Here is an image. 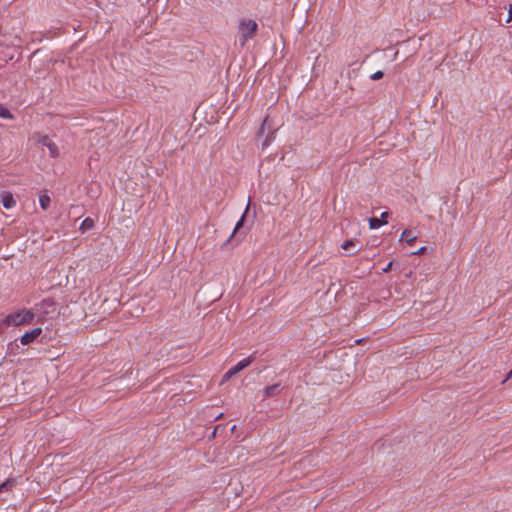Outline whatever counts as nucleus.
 <instances>
[{
  "mask_svg": "<svg viewBox=\"0 0 512 512\" xmlns=\"http://www.w3.org/2000/svg\"><path fill=\"white\" fill-rule=\"evenodd\" d=\"M258 25L254 20L251 19H241L239 23V30L241 32L242 45L246 43V41L252 38L256 31Z\"/></svg>",
  "mask_w": 512,
  "mask_h": 512,
  "instance_id": "obj_4",
  "label": "nucleus"
},
{
  "mask_svg": "<svg viewBox=\"0 0 512 512\" xmlns=\"http://www.w3.org/2000/svg\"><path fill=\"white\" fill-rule=\"evenodd\" d=\"M416 239L417 236L410 229H405L401 235V240L406 241L408 244H412Z\"/></svg>",
  "mask_w": 512,
  "mask_h": 512,
  "instance_id": "obj_12",
  "label": "nucleus"
},
{
  "mask_svg": "<svg viewBox=\"0 0 512 512\" xmlns=\"http://www.w3.org/2000/svg\"><path fill=\"white\" fill-rule=\"evenodd\" d=\"M249 210V204L247 205L243 215L238 220V222L235 225V228L230 235V237L227 239L225 243L222 245V249H224L227 245L231 244L232 246H236L240 243L242 238L246 235V232H240L241 228L244 226L245 218Z\"/></svg>",
  "mask_w": 512,
  "mask_h": 512,
  "instance_id": "obj_3",
  "label": "nucleus"
},
{
  "mask_svg": "<svg viewBox=\"0 0 512 512\" xmlns=\"http://www.w3.org/2000/svg\"><path fill=\"white\" fill-rule=\"evenodd\" d=\"M20 341L19 339H15L14 341H11L7 345V354L9 355H17L20 353Z\"/></svg>",
  "mask_w": 512,
  "mask_h": 512,
  "instance_id": "obj_11",
  "label": "nucleus"
},
{
  "mask_svg": "<svg viewBox=\"0 0 512 512\" xmlns=\"http://www.w3.org/2000/svg\"><path fill=\"white\" fill-rule=\"evenodd\" d=\"M511 21H512V5H510V7H509L508 18L506 19L507 23H510Z\"/></svg>",
  "mask_w": 512,
  "mask_h": 512,
  "instance_id": "obj_23",
  "label": "nucleus"
},
{
  "mask_svg": "<svg viewBox=\"0 0 512 512\" xmlns=\"http://www.w3.org/2000/svg\"><path fill=\"white\" fill-rule=\"evenodd\" d=\"M282 389H283V387L281 386L280 383H276V384L267 386L264 389L263 397H264V399H266V398H271V397L277 396L281 392Z\"/></svg>",
  "mask_w": 512,
  "mask_h": 512,
  "instance_id": "obj_8",
  "label": "nucleus"
},
{
  "mask_svg": "<svg viewBox=\"0 0 512 512\" xmlns=\"http://www.w3.org/2000/svg\"><path fill=\"white\" fill-rule=\"evenodd\" d=\"M266 123H267V118L264 119V121H263V123H262V125H261V127L259 129V132H258L259 136L263 135Z\"/></svg>",
  "mask_w": 512,
  "mask_h": 512,
  "instance_id": "obj_21",
  "label": "nucleus"
},
{
  "mask_svg": "<svg viewBox=\"0 0 512 512\" xmlns=\"http://www.w3.org/2000/svg\"><path fill=\"white\" fill-rule=\"evenodd\" d=\"M39 143H41L42 145L44 146H47L49 151H50V155L52 157H57L58 156V147L55 143H53L51 141V139L49 138V136L47 135H44L42 136L40 139H39Z\"/></svg>",
  "mask_w": 512,
  "mask_h": 512,
  "instance_id": "obj_7",
  "label": "nucleus"
},
{
  "mask_svg": "<svg viewBox=\"0 0 512 512\" xmlns=\"http://www.w3.org/2000/svg\"><path fill=\"white\" fill-rule=\"evenodd\" d=\"M254 359H255V357H253V355H250L249 357L241 360L235 366L232 367L233 371L236 374H238L240 371H242L243 369L248 367L254 361Z\"/></svg>",
  "mask_w": 512,
  "mask_h": 512,
  "instance_id": "obj_10",
  "label": "nucleus"
},
{
  "mask_svg": "<svg viewBox=\"0 0 512 512\" xmlns=\"http://www.w3.org/2000/svg\"><path fill=\"white\" fill-rule=\"evenodd\" d=\"M42 332H43V330L41 327H36L30 331L25 332L19 338L20 344L21 345H29V344L33 343L35 340H37L41 336Z\"/></svg>",
  "mask_w": 512,
  "mask_h": 512,
  "instance_id": "obj_5",
  "label": "nucleus"
},
{
  "mask_svg": "<svg viewBox=\"0 0 512 512\" xmlns=\"http://www.w3.org/2000/svg\"><path fill=\"white\" fill-rule=\"evenodd\" d=\"M512 377V369L509 371L508 375H507V378L506 379H509Z\"/></svg>",
  "mask_w": 512,
  "mask_h": 512,
  "instance_id": "obj_26",
  "label": "nucleus"
},
{
  "mask_svg": "<svg viewBox=\"0 0 512 512\" xmlns=\"http://www.w3.org/2000/svg\"><path fill=\"white\" fill-rule=\"evenodd\" d=\"M1 202L6 209H11L16 204L12 193L6 191L1 194Z\"/></svg>",
  "mask_w": 512,
  "mask_h": 512,
  "instance_id": "obj_9",
  "label": "nucleus"
},
{
  "mask_svg": "<svg viewBox=\"0 0 512 512\" xmlns=\"http://www.w3.org/2000/svg\"><path fill=\"white\" fill-rule=\"evenodd\" d=\"M16 485V479L8 478L0 485V493L3 491H11L12 488Z\"/></svg>",
  "mask_w": 512,
  "mask_h": 512,
  "instance_id": "obj_13",
  "label": "nucleus"
},
{
  "mask_svg": "<svg viewBox=\"0 0 512 512\" xmlns=\"http://www.w3.org/2000/svg\"><path fill=\"white\" fill-rule=\"evenodd\" d=\"M356 245V241L354 239H349V240H346L343 242V244L341 245V248L343 250H350L351 248L355 247Z\"/></svg>",
  "mask_w": 512,
  "mask_h": 512,
  "instance_id": "obj_18",
  "label": "nucleus"
},
{
  "mask_svg": "<svg viewBox=\"0 0 512 512\" xmlns=\"http://www.w3.org/2000/svg\"><path fill=\"white\" fill-rule=\"evenodd\" d=\"M383 76H384L383 71H376L374 74L371 75V79L372 80H380L381 78H383Z\"/></svg>",
  "mask_w": 512,
  "mask_h": 512,
  "instance_id": "obj_19",
  "label": "nucleus"
},
{
  "mask_svg": "<svg viewBox=\"0 0 512 512\" xmlns=\"http://www.w3.org/2000/svg\"><path fill=\"white\" fill-rule=\"evenodd\" d=\"M236 373L233 371L232 368H230L223 376V380H228L230 379L231 377L235 376Z\"/></svg>",
  "mask_w": 512,
  "mask_h": 512,
  "instance_id": "obj_20",
  "label": "nucleus"
},
{
  "mask_svg": "<svg viewBox=\"0 0 512 512\" xmlns=\"http://www.w3.org/2000/svg\"><path fill=\"white\" fill-rule=\"evenodd\" d=\"M392 266H393V262H392V261H390V262L386 265V267L382 269V271H383L384 273H387V272H389V271L392 269Z\"/></svg>",
  "mask_w": 512,
  "mask_h": 512,
  "instance_id": "obj_22",
  "label": "nucleus"
},
{
  "mask_svg": "<svg viewBox=\"0 0 512 512\" xmlns=\"http://www.w3.org/2000/svg\"><path fill=\"white\" fill-rule=\"evenodd\" d=\"M218 428H219V426H216V427H215V429H214V431H213V433H212V436H213V437H215V434H216V432H217Z\"/></svg>",
  "mask_w": 512,
  "mask_h": 512,
  "instance_id": "obj_25",
  "label": "nucleus"
},
{
  "mask_svg": "<svg viewBox=\"0 0 512 512\" xmlns=\"http://www.w3.org/2000/svg\"><path fill=\"white\" fill-rule=\"evenodd\" d=\"M425 250H426V247H422L417 252H415L414 254H417V255L423 254L425 252Z\"/></svg>",
  "mask_w": 512,
  "mask_h": 512,
  "instance_id": "obj_24",
  "label": "nucleus"
},
{
  "mask_svg": "<svg viewBox=\"0 0 512 512\" xmlns=\"http://www.w3.org/2000/svg\"><path fill=\"white\" fill-rule=\"evenodd\" d=\"M36 314L33 309H21L8 314L2 321L5 326H23L33 323Z\"/></svg>",
  "mask_w": 512,
  "mask_h": 512,
  "instance_id": "obj_1",
  "label": "nucleus"
},
{
  "mask_svg": "<svg viewBox=\"0 0 512 512\" xmlns=\"http://www.w3.org/2000/svg\"><path fill=\"white\" fill-rule=\"evenodd\" d=\"M0 117L4 118V119H11V118H13L11 112L6 107H4L1 104H0Z\"/></svg>",
  "mask_w": 512,
  "mask_h": 512,
  "instance_id": "obj_17",
  "label": "nucleus"
},
{
  "mask_svg": "<svg viewBox=\"0 0 512 512\" xmlns=\"http://www.w3.org/2000/svg\"><path fill=\"white\" fill-rule=\"evenodd\" d=\"M51 199L48 195H41L39 198V204L43 210H47L50 206Z\"/></svg>",
  "mask_w": 512,
  "mask_h": 512,
  "instance_id": "obj_15",
  "label": "nucleus"
},
{
  "mask_svg": "<svg viewBox=\"0 0 512 512\" xmlns=\"http://www.w3.org/2000/svg\"><path fill=\"white\" fill-rule=\"evenodd\" d=\"M95 223H94V220L90 217H87L85 218L82 223H81V226H80V230L82 232H85L87 230H90L94 227Z\"/></svg>",
  "mask_w": 512,
  "mask_h": 512,
  "instance_id": "obj_14",
  "label": "nucleus"
},
{
  "mask_svg": "<svg viewBox=\"0 0 512 512\" xmlns=\"http://www.w3.org/2000/svg\"><path fill=\"white\" fill-rule=\"evenodd\" d=\"M35 309L40 313L42 318L38 319L37 323L42 322V320L47 316L53 318L58 314L57 303L53 298H46L42 300L40 303L35 305Z\"/></svg>",
  "mask_w": 512,
  "mask_h": 512,
  "instance_id": "obj_2",
  "label": "nucleus"
},
{
  "mask_svg": "<svg viewBox=\"0 0 512 512\" xmlns=\"http://www.w3.org/2000/svg\"><path fill=\"white\" fill-rule=\"evenodd\" d=\"M389 212H383L380 216V218L377 217H371L369 219V226L371 229H377L381 227L382 225H385L388 223Z\"/></svg>",
  "mask_w": 512,
  "mask_h": 512,
  "instance_id": "obj_6",
  "label": "nucleus"
},
{
  "mask_svg": "<svg viewBox=\"0 0 512 512\" xmlns=\"http://www.w3.org/2000/svg\"><path fill=\"white\" fill-rule=\"evenodd\" d=\"M275 139V131H271L267 134L265 137L263 143H262V149H265L270 145V143Z\"/></svg>",
  "mask_w": 512,
  "mask_h": 512,
  "instance_id": "obj_16",
  "label": "nucleus"
}]
</instances>
